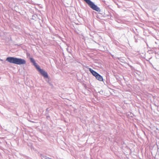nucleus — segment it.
Masks as SVG:
<instances>
[{"mask_svg": "<svg viewBox=\"0 0 159 159\" xmlns=\"http://www.w3.org/2000/svg\"><path fill=\"white\" fill-rule=\"evenodd\" d=\"M150 59H151V58H150L149 59V60H150Z\"/></svg>", "mask_w": 159, "mask_h": 159, "instance_id": "nucleus-17", "label": "nucleus"}, {"mask_svg": "<svg viewBox=\"0 0 159 159\" xmlns=\"http://www.w3.org/2000/svg\"><path fill=\"white\" fill-rule=\"evenodd\" d=\"M150 59H151V58H150L149 59V60H150Z\"/></svg>", "mask_w": 159, "mask_h": 159, "instance_id": "nucleus-18", "label": "nucleus"}, {"mask_svg": "<svg viewBox=\"0 0 159 159\" xmlns=\"http://www.w3.org/2000/svg\"><path fill=\"white\" fill-rule=\"evenodd\" d=\"M48 84H49V85H52V84L51 83H50V82H49Z\"/></svg>", "mask_w": 159, "mask_h": 159, "instance_id": "nucleus-12", "label": "nucleus"}, {"mask_svg": "<svg viewBox=\"0 0 159 159\" xmlns=\"http://www.w3.org/2000/svg\"><path fill=\"white\" fill-rule=\"evenodd\" d=\"M147 61H149V60H147Z\"/></svg>", "mask_w": 159, "mask_h": 159, "instance_id": "nucleus-16", "label": "nucleus"}, {"mask_svg": "<svg viewBox=\"0 0 159 159\" xmlns=\"http://www.w3.org/2000/svg\"><path fill=\"white\" fill-rule=\"evenodd\" d=\"M104 84L105 85L106 84H105V83L104 82Z\"/></svg>", "mask_w": 159, "mask_h": 159, "instance_id": "nucleus-14", "label": "nucleus"}, {"mask_svg": "<svg viewBox=\"0 0 159 159\" xmlns=\"http://www.w3.org/2000/svg\"><path fill=\"white\" fill-rule=\"evenodd\" d=\"M134 115V114L131 112H130L127 115V116L128 117H133Z\"/></svg>", "mask_w": 159, "mask_h": 159, "instance_id": "nucleus-8", "label": "nucleus"}, {"mask_svg": "<svg viewBox=\"0 0 159 159\" xmlns=\"http://www.w3.org/2000/svg\"><path fill=\"white\" fill-rule=\"evenodd\" d=\"M98 93L101 94H102L103 93V91L102 90H101L100 91H99L98 92Z\"/></svg>", "mask_w": 159, "mask_h": 159, "instance_id": "nucleus-10", "label": "nucleus"}, {"mask_svg": "<svg viewBox=\"0 0 159 159\" xmlns=\"http://www.w3.org/2000/svg\"><path fill=\"white\" fill-rule=\"evenodd\" d=\"M119 61H120V62H121V63H122H122H120V64H121V65H122L123 66H125L124 65H126L127 64L126 62L125 63L123 61H121L120 60H119Z\"/></svg>", "mask_w": 159, "mask_h": 159, "instance_id": "nucleus-9", "label": "nucleus"}, {"mask_svg": "<svg viewBox=\"0 0 159 159\" xmlns=\"http://www.w3.org/2000/svg\"><path fill=\"white\" fill-rule=\"evenodd\" d=\"M6 60H23L21 58H19L13 57H7Z\"/></svg>", "mask_w": 159, "mask_h": 159, "instance_id": "nucleus-6", "label": "nucleus"}, {"mask_svg": "<svg viewBox=\"0 0 159 159\" xmlns=\"http://www.w3.org/2000/svg\"><path fill=\"white\" fill-rule=\"evenodd\" d=\"M35 60H30L33 65L35 67L37 70L39 71L40 74L44 77V78L47 79L46 81L48 83L49 82V76L48 73L44 70L42 69L40 66H39L36 62Z\"/></svg>", "mask_w": 159, "mask_h": 159, "instance_id": "nucleus-1", "label": "nucleus"}, {"mask_svg": "<svg viewBox=\"0 0 159 159\" xmlns=\"http://www.w3.org/2000/svg\"><path fill=\"white\" fill-rule=\"evenodd\" d=\"M30 60H34L32 58H30Z\"/></svg>", "mask_w": 159, "mask_h": 159, "instance_id": "nucleus-13", "label": "nucleus"}, {"mask_svg": "<svg viewBox=\"0 0 159 159\" xmlns=\"http://www.w3.org/2000/svg\"><path fill=\"white\" fill-rule=\"evenodd\" d=\"M9 63L17 65L24 64L25 63V60H6Z\"/></svg>", "mask_w": 159, "mask_h": 159, "instance_id": "nucleus-4", "label": "nucleus"}, {"mask_svg": "<svg viewBox=\"0 0 159 159\" xmlns=\"http://www.w3.org/2000/svg\"><path fill=\"white\" fill-rule=\"evenodd\" d=\"M135 42H137V40H135Z\"/></svg>", "mask_w": 159, "mask_h": 159, "instance_id": "nucleus-15", "label": "nucleus"}, {"mask_svg": "<svg viewBox=\"0 0 159 159\" xmlns=\"http://www.w3.org/2000/svg\"><path fill=\"white\" fill-rule=\"evenodd\" d=\"M54 61H55V62L56 63V64H57V60H54Z\"/></svg>", "mask_w": 159, "mask_h": 159, "instance_id": "nucleus-11", "label": "nucleus"}, {"mask_svg": "<svg viewBox=\"0 0 159 159\" xmlns=\"http://www.w3.org/2000/svg\"><path fill=\"white\" fill-rule=\"evenodd\" d=\"M50 110L51 109L49 108H47L45 111V116H46L47 119L48 120H50V116L49 115V113Z\"/></svg>", "mask_w": 159, "mask_h": 159, "instance_id": "nucleus-5", "label": "nucleus"}, {"mask_svg": "<svg viewBox=\"0 0 159 159\" xmlns=\"http://www.w3.org/2000/svg\"><path fill=\"white\" fill-rule=\"evenodd\" d=\"M150 59H151V58H150L149 59V60H150Z\"/></svg>", "mask_w": 159, "mask_h": 159, "instance_id": "nucleus-19", "label": "nucleus"}, {"mask_svg": "<svg viewBox=\"0 0 159 159\" xmlns=\"http://www.w3.org/2000/svg\"><path fill=\"white\" fill-rule=\"evenodd\" d=\"M93 10L98 12L101 11V9L97 5L90 0H84Z\"/></svg>", "mask_w": 159, "mask_h": 159, "instance_id": "nucleus-2", "label": "nucleus"}, {"mask_svg": "<svg viewBox=\"0 0 159 159\" xmlns=\"http://www.w3.org/2000/svg\"><path fill=\"white\" fill-rule=\"evenodd\" d=\"M67 51L68 52H69V53L70 54V55H69V56L70 57H71V56H72L71 53L72 50H71V49L70 48L69 49L68 48H67Z\"/></svg>", "mask_w": 159, "mask_h": 159, "instance_id": "nucleus-7", "label": "nucleus"}, {"mask_svg": "<svg viewBox=\"0 0 159 159\" xmlns=\"http://www.w3.org/2000/svg\"><path fill=\"white\" fill-rule=\"evenodd\" d=\"M88 69L90 73L97 80L100 81H103V77L101 75L91 68H89Z\"/></svg>", "mask_w": 159, "mask_h": 159, "instance_id": "nucleus-3", "label": "nucleus"}]
</instances>
